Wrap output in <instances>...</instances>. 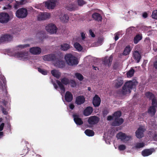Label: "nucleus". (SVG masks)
Listing matches in <instances>:
<instances>
[{
  "label": "nucleus",
  "mask_w": 157,
  "mask_h": 157,
  "mask_svg": "<svg viewBox=\"0 0 157 157\" xmlns=\"http://www.w3.org/2000/svg\"><path fill=\"white\" fill-rule=\"evenodd\" d=\"M135 82L130 80L126 82L122 87L121 93L123 95L130 93L134 86L135 85Z\"/></svg>",
  "instance_id": "nucleus-1"
},
{
  "label": "nucleus",
  "mask_w": 157,
  "mask_h": 157,
  "mask_svg": "<svg viewBox=\"0 0 157 157\" xmlns=\"http://www.w3.org/2000/svg\"><path fill=\"white\" fill-rule=\"evenodd\" d=\"M64 59L67 63L69 65L73 66L78 63L77 58L71 54H67L65 56Z\"/></svg>",
  "instance_id": "nucleus-2"
},
{
  "label": "nucleus",
  "mask_w": 157,
  "mask_h": 157,
  "mask_svg": "<svg viewBox=\"0 0 157 157\" xmlns=\"http://www.w3.org/2000/svg\"><path fill=\"white\" fill-rule=\"evenodd\" d=\"M64 59L67 63L69 65L73 66L78 63L77 58L71 54H67L65 56Z\"/></svg>",
  "instance_id": "nucleus-3"
},
{
  "label": "nucleus",
  "mask_w": 157,
  "mask_h": 157,
  "mask_svg": "<svg viewBox=\"0 0 157 157\" xmlns=\"http://www.w3.org/2000/svg\"><path fill=\"white\" fill-rule=\"evenodd\" d=\"M56 82L59 86L61 90L64 92L65 88L63 84L67 85L70 84L69 80L66 77H64L61 79V82L58 80H56Z\"/></svg>",
  "instance_id": "nucleus-4"
},
{
  "label": "nucleus",
  "mask_w": 157,
  "mask_h": 157,
  "mask_svg": "<svg viewBox=\"0 0 157 157\" xmlns=\"http://www.w3.org/2000/svg\"><path fill=\"white\" fill-rule=\"evenodd\" d=\"M16 16L19 18H24L28 15L27 9L24 8H22L18 9L15 13Z\"/></svg>",
  "instance_id": "nucleus-5"
},
{
  "label": "nucleus",
  "mask_w": 157,
  "mask_h": 157,
  "mask_svg": "<svg viewBox=\"0 0 157 157\" xmlns=\"http://www.w3.org/2000/svg\"><path fill=\"white\" fill-rule=\"evenodd\" d=\"M10 20L9 15L6 13H0V22L2 23H7Z\"/></svg>",
  "instance_id": "nucleus-6"
},
{
  "label": "nucleus",
  "mask_w": 157,
  "mask_h": 157,
  "mask_svg": "<svg viewBox=\"0 0 157 157\" xmlns=\"http://www.w3.org/2000/svg\"><path fill=\"white\" fill-rule=\"evenodd\" d=\"M45 29L48 32L53 34L56 33L57 28L54 24H50L45 27Z\"/></svg>",
  "instance_id": "nucleus-7"
},
{
  "label": "nucleus",
  "mask_w": 157,
  "mask_h": 157,
  "mask_svg": "<svg viewBox=\"0 0 157 157\" xmlns=\"http://www.w3.org/2000/svg\"><path fill=\"white\" fill-rule=\"evenodd\" d=\"M99 119V118L97 116H92L89 118L87 122L90 125H95L98 122Z\"/></svg>",
  "instance_id": "nucleus-8"
},
{
  "label": "nucleus",
  "mask_w": 157,
  "mask_h": 157,
  "mask_svg": "<svg viewBox=\"0 0 157 157\" xmlns=\"http://www.w3.org/2000/svg\"><path fill=\"white\" fill-rule=\"evenodd\" d=\"M146 130L145 128L142 127H140L135 132L136 136L139 139H140L144 136V133Z\"/></svg>",
  "instance_id": "nucleus-9"
},
{
  "label": "nucleus",
  "mask_w": 157,
  "mask_h": 157,
  "mask_svg": "<svg viewBox=\"0 0 157 157\" xmlns=\"http://www.w3.org/2000/svg\"><path fill=\"white\" fill-rule=\"evenodd\" d=\"M112 60L113 56L112 55L109 57L105 56L103 61V64L106 66H107L108 67H109L111 65Z\"/></svg>",
  "instance_id": "nucleus-10"
},
{
  "label": "nucleus",
  "mask_w": 157,
  "mask_h": 157,
  "mask_svg": "<svg viewBox=\"0 0 157 157\" xmlns=\"http://www.w3.org/2000/svg\"><path fill=\"white\" fill-rule=\"evenodd\" d=\"M50 17V14L48 13H43L40 14L38 17L39 21L45 20Z\"/></svg>",
  "instance_id": "nucleus-11"
},
{
  "label": "nucleus",
  "mask_w": 157,
  "mask_h": 157,
  "mask_svg": "<svg viewBox=\"0 0 157 157\" xmlns=\"http://www.w3.org/2000/svg\"><path fill=\"white\" fill-rule=\"evenodd\" d=\"M155 151L154 148L145 149L142 151L141 154L144 157L147 156L151 155Z\"/></svg>",
  "instance_id": "nucleus-12"
},
{
  "label": "nucleus",
  "mask_w": 157,
  "mask_h": 157,
  "mask_svg": "<svg viewBox=\"0 0 157 157\" xmlns=\"http://www.w3.org/2000/svg\"><path fill=\"white\" fill-rule=\"evenodd\" d=\"M57 57L55 54H50L44 56L43 59L45 61H54L56 59Z\"/></svg>",
  "instance_id": "nucleus-13"
},
{
  "label": "nucleus",
  "mask_w": 157,
  "mask_h": 157,
  "mask_svg": "<svg viewBox=\"0 0 157 157\" xmlns=\"http://www.w3.org/2000/svg\"><path fill=\"white\" fill-rule=\"evenodd\" d=\"M56 57V59L55 61L56 62L54 63V65L57 67L59 68H63L64 67L65 65L64 62L61 59V57L59 59Z\"/></svg>",
  "instance_id": "nucleus-14"
},
{
  "label": "nucleus",
  "mask_w": 157,
  "mask_h": 157,
  "mask_svg": "<svg viewBox=\"0 0 157 157\" xmlns=\"http://www.w3.org/2000/svg\"><path fill=\"white\" fill-rule=\"evenodd\" d=\"M29 51L33 55H37L41 53V49L40 48L38 47H33L30 48Z\"/></svg>",
  "instance_id": "nucleus-15"
},
{
  "label": "nucleus",
  "mask_w": 157,
  "mask_h": 157,
  "mask_svg": "<svg viewBox=\"0 0 157 157\" xmlns=\"http://www.w3.org/2000/svg\"><path fill=\"white\" fill-rule=\"evenodd\" d=\"M114 121L112 123L113 126H118L121 125L124 122V119L121 118L114 119Z\"/></svg>",
  "instance_id": "nucleus-16"
},
{
  "label": "nucleus",
  "mask_w": 157,
  "mask_h": 157,
  "mask_svg": "<svg viewBox=\"0 0 157 157\" xmlns=\"http://www.w3.org/2000/svg\"><path fill=\"white\" fill-rule=\"evenodd\" d=\"M101 100L98 96L96 95L94 97L93 100V104L95 107H98L100 104Z\"/></svg>",
  "instance_id": "nucleus-17"
},
{
  "label": "nucleus",
  "mask_w": 157,
  "mask_h": 157,
  "mask_svg": "<svg viewBox=\"0 0 157 157\" xmlns=\"http://www.w3.org/2000/svg\"><path fill=\"white\" fill-rule=\"evenodd\" d=\"M28 52H17L15 53L14 56L17 58H21V59H25L26 58L25 56H28Z\"/></svg>",
  "instance_id": "nucleus-18"
},
{
  "label": "nucleus",
  "mask_w": 157,
  "mask_h": 157,
  "mask_svg": "<svg viewBox=\"0 0 157 157\" xmlns=\"http://www.w3.org/2000/svg\"><path fill=\"white\" fill-rule=\"evenodd\" d=\"M133 55L134 59L136 61L137 63H139L141 58L140 54L136 50L133 52Z\"/></svg>",
  "instance_id": "nucleus-19"
},
{
  "label": "nucleus",
  "mask_w": 157,
  "mask_h": 157,
  "mask_svg": "<svg viewBox=\"0 0 157 157\" xmlns=\"http://www.w3.org/2000/svg\"><path fill=\"white\" fill-rule=\"evenodd\" d=\"M74 120L75 123L78 125H81L83 124V122L81 118L79 117L78 115L76 114L73 115Z\"/></svg>",
  "instance_id": "nucleus-20"
},
{
  "label": "nucleus",
  "mask_w": 157,
  "mask_h": 157,
  "mask_svg": "<svg viewBox=\"0 0 157 157\" xmlns=\"http://www.w3.org/2000/svg\"><path fill=\"white\" fill-rule=\"evenodd\" d=\"M123 83V80L121 78H118L115 81V87L117 88L120 87L122 86Z\"/></svg>",
  "instance_id": "nucleus-21"
},
{
  "label": "nucleus",
  "mask_w": 157,
  "mask_h": 157,
  "mask_svg": "<svg viewBox=\"0 0 157 157\" xmlns=\"http://www.w3.org/2000/svg\"><path fill=\"white\" fill-rule=\"evenodd\" d=\"M73 98V95L71 92L69 91L66 92L65 95V99L66 101L71 102Z\"/></svg>",
  "instance_id": "nucleus-22"
},
{
  "label": "nucleus",
  "mask_w": 157,
  "mask_h": 157,
  "mask_svg": "<svg viewBox=\"0 0 157 157\" xmlns=\"http://www.w3.org/2000/svg\"><path fill=\"white\" fill-rule=\"evenodd\" d=\"M45 5L48 9H53L56 6V3L54 2L48 1L45 2Z\"/></svg>",
  "instance_id": "nucleus-23"
},
{
  "label": "nucleus",
  "mask_w": 157,
  "mask_h": 157,
  "mask_svg": "<svg viewBox=\"0 0 157 157\" xmlns=\"http://www.w3.org/2000/svg\"><path fill=\"white\" fill-rule=\"evenodd\" d=\"M85 101V98L83 96H79L77 97L76 99L75 103L77 105H81L84 103Z\"/></svg>",
  "instance_id": "nucleus-24"
},
{
  "label": "nucleus",
  "mask_w": 157,
  "mask_h": 157,
  "mask_svg": "<svg viewBox=\"0 0 157 157\" xmlns=\"http://www.w3.org/2000/svg\"><path fill=\"white\" fill-rule=\"evenodd\" d=\"M156 106H151L148 109V113L151 116H154L156 112Z\"/></svg>",
  "instance_id": "nucleus-25"
},
{
  "label": "nucleus",
  "mask_w": 157,
  "mask_h": 157,
  "mask_svg": "<svg viewBox=\"0 0 157 157\" xmlns=\"http://www.w3.org/2000/svg\"><path fill=\"white\" fill-rule=\"evenodd\" d=\"M93 111V108L90 106L87 107L84 110L83 114L85 116H88L91 114Z\"/></svg>",
  "instance_id": "nucleus-26"
},
{
  "label": "nucleus",
  "mask_w": 157,
  "mask_h": 157,
  "mask_svg": "<svg viewBox=\"0 0 157 157\" xmlns=\"http://www.w3.org/2000/svg\"><path fill=\"white\" fill-rule=\"evenodd\" d=\"M59 18L61 21L63 23L68 22L69 19V16L67 14L61 15Z\"/></svg>",
  "instance_id": "nucleus-27"
},
{
  "label": "nucleus",
  "mask_w": 157,
  "mask_h": 157,
  "mask_svg": "<svg viewBox=\"0 0 157 157\" xmlns=\"http://www.w3.org/2000/svg\"><path fill=\"white\" fill-rule=\"evenodd\" d=\"M13 38L12 36L10 35L6 34L2 36L1 37V40L3 41L9 42L11 41Z\"/></svg>",
  "instance_id": "nucleus-28"
},
{
  "label": "nucleus",
  "mask_w": 157,
  "mask_h": 157,
  "mask_svg": "<svg viewBox=\"0 0 157 157\" xmlns=\"http://www.w3.org/2000/svg\"><path fill=\"white\" fill-rule=\"evenodd\" d=\"M92 17L93 19L97 21H101L102 20V17L101 15L97 13H94L92 15Z\"/></svg>",
  "instance_id": "nucleus-29"
},
{
  "label": "nucleus",
  "mask_w": 157,
  "mask_h": 157,
  "mask_svg": "<svg viewBox=\"0 0 157 157\" xmlns=\"http://www.w3.org/2000/svg\"><path fill=\"white\" fill-rule=\"evenodd\" d=\"M52 75L57 79H59L61 75V73L58 71L54 69L51 71Z\"/></svg>",
  "instance_id": "nucleus-30"
},
{
  "label": "nucleus",
  "mask_w": 157,
  "mask_h": 157,
  "mask_svg": "<svg viewBox=\"0 0 157 157\" xmlns=\"http://www.w3.org/2000/svg\"><path fill=\"white\" fill-rule=\"evenodd\" d=\"M142 39L141 34H137L134 37V42L135 44H137Z\"/></svg>",
  "instance_id": "nucleus-31"
},
{
  "label": "nucleus",
  "mask_w": 157,
  "mask_h": 157,
  "mask_svg": "<svg viewBox=\"0 0 157 157\" xmlns=\"http://www.w3.org/2000/svg\"><path fill=\"white\" fill-rule=\"evenodd\" d=\"M131 49L129 45L127 46L124 49V51L122 53L123 55L126 56L128 55L131 51Z\"/></svg>",
  "instance_id": "nucleus-32"
},
{
  "label": "nucleus",
  "mask_w": 157,
  "mask_h": 157,
  "mask_svg": "<svg viewBox=\"0 0 157 157\" xmlns=\"http://www.w3.org/2000/svg\"><path fill=\"white\" fill-rule=\"evenodd\" d=\"M70 48V45L67 44H64L61 45L60 48L61 50L64 51H67Z\"/></svg>",
  "instance_id": "nucleus-33"
},
{
  "label": "nucleus",
  "mask_w": 157,
  "mask_h": 157,
  "mask_svg": "<svg viewBox=\"0 0 157 157\" xmlns=\"http://www.w3.org/2000/svg\"><path fill=\"white\" fill-rule=\"evenodd\" d=\"M85 134L89 136H92L94 135V132L91 130L87 129L85 131Z\"/></svg>",
  "instance_id": "nucleus-34"
},
{
  "label": "nucleus",
  "mask_w": 157,
  "mask_h": 157,
  "mask_svg": "<svg viewBox=\"0 0 157 157\" xmlns=\"http://www.w3.org/2000/svg\"><path fill=\"white\" fill-rule=\"evenodd\" d=\"M135 72L133 68H131L127 73V77H132Z\"/></svg>",
  "instance_id": "nucleus-35"
},
{
  "label": "nucleus",
  "mask_w": 157,
  "mask_h": 157,
  "mask_svg": "<svg viewBox=\"0 0 157 157\" xmlns=\"http://www.w3.org/2000/svg\"><path fill=\"white\" fill-rule=\"evenodd\" d=\"M145 95L147 98L150 100H151L153 98H155L154 94L151 92H148L146 93Z\"/></svg>",
  "instance_id": "nucleus-36"
},
{
  "label": "nucleus",
  "mask_w": 157,
  "mask_h": 157,
  "mask_svg": "<svg viewBox=\"0 0 157 157\" xmlns=\"http://www.w3.org/2000/svg\"><path fill=\"white\" fill-rule=\"evenodd\" d=\"M121 113L120 111L115 112L113 114L114 117V119L116 118H120V117L121 116Z\"/></svg>",
  "instance_id": "nucleus-37"
},
{
  "label": "nucleus",
  "mask_w": 157,
  "mask_h": 157,
  "mask_svg": "<svg viewBox=\"0 0 157 157\" xmlns=\"http://www.w3.org/2000/svg\"><path fill=\"white\" fill-rule=\"evenodd\" d=\"M75 48L78 51H81L82 49V48L81 45L78 43L76 42L74 44Z\"/></svg>",
  "instance_id": "nucleus-38"
},
{
  "label": "nucleus",
  "mask_w": 157,
  "mask_h": 157,
  "mask_svg": "<svg viewBox=\"0 0 157 157\" xmlns=\"http://www.w3.org/2000/svg\"><path fill=\"white\" fill-rule=\"evenodd\" d=\"M117 136H119L120 139L122 140H123L125 139V137L126 135L125 133L120 132L117 134Z\"/></svg>",
  "instance_id": "nucleus-39"
},
{
  "label": "nucleus",
  "mask_w": 157,
  "mask_h": 157,
  "mask_svg": "<svg viewBox=\"0 0 157 157\" xmlns=\"http://www.w3.org/2000/svg\"><path fill=\"white\" fill-rule=\"evenodd\" d=\"M67 10L70 11L74 10L75 8V5L74 4H70L67 6Z\"/></svg>",
  "instance_id": "nucleus-40"
},
{
  "label": "nucleus",
  "mask_w": 157,
  "mask_h": 157,
  "mask_svg": "<svg viewBox=\"0 0 157 157\" xmlns=\"http://www.w3.org/2000/svg\"><path fill=\"white\" fill-rule=\"evenodd\" d=\"M76 77L80 81H82L83 79V76L82 75L79 73H76L75 74Z\"/></svg>",
  "instance_id": "nucleus-41"
},
{
  "label": "nucleus",
  "mask_w": 157,
  "mask_h": 157,
  "mask_svg": "<svg viewBox=\"0 0 157 157\" xmlns=\"http://www.w3.org/2000/svg\"><path fill=\"white\" fill-rule=\"evenodd\" d=\"M145 146V144L143 142L137 143L135 145V148H139L143 147Z\"/></svg>",
  "instance_id": "nucleus-42"
},
{
  "label": "nucleus",
  "mask_w": 157,
  "mask_h": 157,
  "mask_svg": "<svg viewBox=\"0 0 157 157\" xmlns=\"http://www.w3.org/2000/svg\"><path fill=\"white\" fill-rule=\"evenodd\" d=\"M38 71L39 72L41 73L43 75H46L47 74V71L43 69H41L40 68H38Z\"/></svg>",
  "instance_id": "nucleus-43"
},
{
  "label": "nucleus",
  "mask_w": 157,
  "mask_h": 157,
  "mask_svg": "<svg viewBox=\"0 0 157 157\" xmlns=\"http://www.w3.org/2000/svg\"><path fill=\"white\" fill-rule=\"evenodd\" d=\"M152 17L154 19H157V10H154L153 11Z\"/></svg>",
  "instance_id": "nucleus-44"
},
{
  "label": "nucleus",
  "mask_w": 157,
  "mask_h": 157,
  "mask_svg": "<svg viewBox=\"0 0 157 157\" xmlns=\"http://www.w3.org/2000/svg\"><path fill=\"white\" fill-rule=\"evenodd\" d=\"M151 100H152V106H156V107H157V101L155 98H153Z\"/></svg>",
  "instance_id": "nucleus-45"
},
{
  "label": "nucleus",
  "mask_w": 157,
  "mask_h": 157,
  "mask_svg": "<svg viewBox=\"0 0 157 157\" xmlns=\"http://www.w3.org/2000/svg\"><path fill=\"white\" fill-rule=\"evenodd\" d=\"M78 4L79 6H82L86 4V2L83 0H78Z\"/></svg>",
  "instance_id": "nucleus-46"
},
{
  "label": "nucleus",
  "mask_w": 157,
  "mask_h": 157,
  "mask_svg": "<svg viewBox=\"0 0 157 157\" xmlns=\"http://www.w3.org/2000/svg\"><path fill=\"white\" fill-rule=\"evenodd\" d=\"M70 83L71 84V86L72 87H75L76 85L75 82L73 80H70Z\"/></svg>",
  "instance_id": "nucleus-47"
},
{
  "label": "nucleus",
  "mask_w": 157,
  "mask_h": 157,
  "mask_svg": "<svg viewBox=\"0 0 157 157\" xmlns=\"http://www.w3.org/2000/svg\"><path fill=\"white\" fill-rule=\"evenodd\" d=\"M118 149L120 151H123L126 148V146L123 144L120 145L118 146Z\"/></svg>",
  "instance_id": "nucleus-48"
},
{
  "label": "nucleus",
  "mask_w": 157,
  "mask_h": 157,
  "mask_svg": "<svg viewBox=\"0 0 157 157\" xmlns=\"http://www.w3.org/2000/svg\"><path fill=\"white\" fill-rule=\"evenodd\" d=\"M30 46L29 44H26L23 45H20L18 46V47L21 48H26Z\"/></svg>",
  "instance_id": "nucleus-49"
},
{
  "label": "nucleus",
  "mask_w": 157,
  "mask_h": 157,
  "mask_svg": "<svg viewBox=\"0 0 157 157\" xmlns=\"http://www.w3.org/2000/svg\"><path fill=\"white\" fill-rule=\"evenodd\" d=\"M16 2L18 5H23L27 1L26 0H21L20 2L16 1Z\"/></svg>",
  "instance_id": "nucleus-50"
},
{
  "label": "nucleus",
  "mask_w": 157,
  "mask_h": 157,
  "mask_svg": "<svg viewBox=\"0 0 157 157\" xmlns=\"http://www.w3.org/2000/svg\"><path fill=\"white\" fill-rule=\"evenodd\" d=\"M109 111L107 109H104L102 111V114L104 117L106 116L108 113Z\"/></svg>",
  "instance_id": "nucleus-51"
},
{
  "label": "nucleus",
  "mask_w": 157,
  "mask_h": 157,
  "mask_svg": "<svg viewBox=\"0 0 157 157\" xmlns=\"http://www.w3.org/2000/svg\"><path fill=\"white\" fill-rule=\"evenodd\" d=\"M2 113L4 114L7 115L8 114V112L6 111V109L3 107L2 108Z\"/></svg>",
  "instance_id": "nucleus-52"
},
{
  "label": "nucleus",
  "mask_w": 157,
  "mask_h": 157,
  "mask_svg": "<svg viewBox=\"0 0 157 157\" xmlns=\"http://www.w3.org/2000/svg\"><path fill=\"white\" fill-rule=\"evenodd\" d=\"M132 138V136H126L124 140L127 141H128Z\"/></svg>",
  "instance_id": "nucleus-53"
},
{
  "label": "nucleus",
  "mask_w": 157,
  "mask_h": 157,
  "mask_svg": "<svg viewBox=\"0 0 157 157\" xmlns=\"http://www.w3.org/2000/svg\"><path fill=\"white\" fill-rule=\"evenodd\" d=\"M89 33L90 35L93 37H94L95 36V35L94 34V32L92 31L91 29L89 30Z\"/></svg>",
  "instance_id": "nucleus-54"
},
{
  "label": "nucleus",
  "mask_w": 157,
  "mask_h": 157,
  "mask_svg": "<svg viewBox=\"0 0 157 157\" xmlns=\"http://www.w3.org/2000/svg\"><path fill=\"white\" fill-rule=\"evenodd\" d=\"M114 119L113 116H112L110 115H109L108 116L107 118V120L108 121H111Z\"/></svg>",
  "instance_id": "nucleus-55"
},
{
  "label": "nucleus",
  "mask_w": 157,
  "mask_h": 157,
  "mask_svg": "<svg viewBox=\"0 0 157 157\" xmlns=\"http://www.w3.org/2000/svg\"><path fill=\"white\" fill-rule=\"evenodd\" d=\"M128 13L130 15H132L133 14H136V13L135 11H133L132 10H130L128 12Z\"/></svg>",
  "instance_id": "nucleus-56"
},
{
  "label": "nucleus",
  "mask_w": 157,
  "mask_h": 157,
  "mask_svg": "<svg viewBox=\"0 0 157 157\" xmlns=\"http://www.w3.org/2000/svg\"><path fill=\"white\" fill-rule=\"evenodd\" d=\"M23 151H24L23 152L24 153L21 154V155H24L25 154V153H27L28 151V148L27 147H26L23 150Z\"/></svg>",
  "instance_id": "nucleus-57"
},
{
  "label": "nucleus",
  "mask_w": 157,
  "mask_h": 157,
  "mask_svg": "<svg viewBox=\"0 0 157 157\" xmlns=\"http://www.w3.org/2000/svg\"><path fill=\"white\" fill-rule=\"evenodd\" d=\"M4 125V123H2L0 125V131H2L3 130Z\"/></svg>",
  "instance_id": "nucleus-58"
},
{
  "label": "nucleus",
  "mask_w": 157,
  "mask_h": 157,
  "mask_svg": "<svg viewBox=\"0 0 157 157\" xmlns=\"http://www.w3.org/2000/svg\"><path fill=\"white\" fill-rule=\"evenodd\" d=\"M81 34L82 39L84 40L86 38L85 34L82 32L81 33Z\"/></svg>",
  "instance_id": "nucleus-59"
},
{
  "label": "nucleus",
  "mask_w": 157,
  "mask_h": 157,
  "mask_svg": "<svg viewBox=\"0 0 157 157\" xmlns=\"http://www.w3.org/2000/svg\"><path fill=\"white\" fill-rule=\"evenodd\" d=\"M142 15H143V17L144 18H145L147 17L148 16L147 14V13L146 12H144V13H143Z\"/></svg>",
  "instance_id": "nucleus-60"
},
{
  "label": "nucleus",
  "mask_w": 157,
  "mask_h": 157,
  "mask_svg": "<svg viewBox=\"0 0 157 157\" xmlns=\"http://www.w3.org/2000/svg\"><path fill=\"white\" fill-rule=\"evenodd\" d=\"M69 107L71 109H73L75 107V106L73 104H71L69 105Z\"/></svg>",
  "instance_id": "nucleus-61"
},
{
  "label": "nucleus",
  "mask_w": 157,
  "mask_h": 157,
  "mask_svg": "<svg viewBox=\"0 0 157 157\" xmlns=\"http://www.w3.org/2000/svg\"><path fill=\"white\" fill-rule=\"evenodd\" d=\"M154 67L155 69H157V61L154 62Z\"/></svg>",
  "instance_id": "nucleus-62"
},
{
  "label": "nucleus",
  "mask_w": 157,
  "mask_h": 157,
  "mask_svg": "<svg viewBox=\"0 0 157 157\" xmlns=\"http://www.w3.org/2000/svg\"><path fill=\"white\" fill-rule=\"evenodd\" d=\"M153 138L155 141H157V134H155L154 135Z\"/></svg>",
  "instance_id": "nucleus-63"
},
{
  "label": "nucleus",
  "mask_w": 157,
  "mask_h": 157,
  "mask_svg": "<svg viewBox=\"0 0 157 157\" xmlns=\"http://www.w3.org/2000/svg\"><path fill=\"white\" fill-rule=\"evenodd\" d=\"M119 39L118 35L117 34L115 36V41H117Z\"/></svg>",
  "instance_id": "nucleus-64"
}]
</instances>
